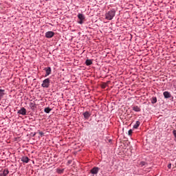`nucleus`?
Instances as JSON below:
<instances>
[{"label": "nucleus", "mask_w": 176, "mask_h": 176, "mask_svg": "<svg viewBox=\"0 0 176 176\" xmlns=\"http://www.w3.org/2000/svg\"><path fill=\"white\" fill-rule=\"evenodd\" d=\"M164 98H171V94L170 92L166 91L163 93Z\"/></svg>", "instance_id": "1a4fd4ad"}, {"label": "nucleus", "mask_w": 176, "mask_h": 176, "mask_svg": "<svg viewBox=\"0 0 176 176\" xmlns=\"http://www.w3.org/2000/svg\"><path fill=\"white\" fill-rule=\"evenodd\" d=\"M140 124H141V122L140 121H136L135 124L133 125V129H138Z\"/></svg>", "instance_id": "dca6fc26"}, {"label": "nucleus", "mask_w": 176, "mask_h": 176, "mask_svg": "<svg viewBox=\"0 0 176 176\" xmlns=\"http://www.w3.org/2000/svg\"><path fill=\"white\" fill-rule=\"evenodd\" d=\"M51 111H52V109H50V107H46L44 109V112H45V113H50Z\"/></svg>", "instance_id": "f3484780"}, {"label": "nucleus", "mask_w": 176, "mask_h": 176, "mask_svg": "<svg viewBox=\"0 0 176 176\" xmlns=\"http://www.w3.org/2000/svg\"><path fill=\"white\" fill-rule=\"evenodd\" d=\"M98 171H100V168L95 166L91 170V174H93V175H96L98 174Z\"/></svg>", "instance_id": "423d86ee"}, {"label": "nucleus", "mask_w": 176, "mask_h": 176, "mask_svg": "<svg viewBox=\"0 0 176 176\" xmlns=\"http://www.w3.org/2000/svg\"><path fill=\"white\" fill-rule=\"evenodd\" d=\"M9 174V170L5 169L3 172L0 173V176H7Z\"/></svg>", "instance_id": "f8f14e48"}, {"label": "nucleus", "mask_w": 176, "mask_h": 176, "mask_svg": "<svg viewBox=\"0 0 176 176\" xmlns=\"http://www.w3.org/2000/svg\"><path fill=\"white\" fill-rule=\"evenodd\" d=\"M168 168H171V164H169L168 165Z\"/></svg>", "instance_id": "5701e85b"}, {"label": "nucleus", "mask_w": 176, "mask_h": 176, "mask_svg": "<svg viewBox=\"0 0 176 176\" xmlns=\"http://www.w3.org/2000/svg\"><path fill=\"white\" fill-rule=\"evenodd\" d=\"M157 102V98H156L155 96H153L151 98V104H156Z\"/></svg>", "instance_id": "2eb2a0df"}, {"label": "nucleus", "mask_w": 176, "mask_h": 176, "mask_svg": "<svg viewBox=\"0 0 176 176\" xmlns=\"http://www.w3.org/2000/svg\"><path fill=\"white\" fill-rule=\"evenodd\" d=\"M71 164V162L69 161V164Z\"/></svg>", "instance_id": "393cba45"}, {"label": "nucleus", "mask_w": 176, "mask_h": 176, "mask_svg": "<svg viewBox=\"0 0 176 176\" xmlns=\"http://www.w3.org/2000/svg\"><path fill=\"white\" fill-rule=\"evenodd\" d=\"M19 115L25 116L27 115V110L24 107H21V109L18 111Z\"/></svg>", "instance_id": "0eeeda50"}, {"label": "nucleus", "mask_w": 176, "mask_h": 176, "mask_svg": "<svg viewBox=\"0 0 176 176\" xmlns=\"http://www.w3.org/2000/svg\"><path fill=\"white\" fill-rule=\"evenodd\" d=\"M5 96V89H0V98Z\"/></svg>", "instance_id": "a211bd4d"}, {"label": "nucleus", "mask_w": 176, "mask_h": 176, "mask_svg": "<svg viewBox=\"0 0 176 176\" xmlns=\"http://www.w3.org/2000/svg\"><path fill=\"white\" fill-rule=\"evenodd\" d=\"M146 164V162L142 161L140 163V166H141V167H144V166H145Z\"/></svg>", "instance_id": "aec40b11"}, {"label": "nucleus", "mask_w": 176, "mask_h": 176, "mask_svg": "<svg viewBox=\"0 0 176 176\" xmlns=\"http://www.w3.org/2000/svg\"><path fill=\"white\" fill-rule=\"evenodd\" d=\"M36 105V104L35 103L34 101L30 102L29 103V107H30V109H32V111H34V109H35V106Z\"/></svg>", "instance_id": "9d476101"}, {"label": "nucleus", "mask_w": 176, "mask_h": 176, "mask_svg": "<svg viewBox=\"0 0 176 176\" xmlns=\"http://www.w3.org/2000/svg\"><path fill=\"white\" fill-rule=\"evenodd\" d=\"M85 64L87 66L91 65V64H93V60H91V59H87L86 61H85Z\"/></svg>", "instance_id": "4468645a"}, {"label": "nucleus", "mask_w": 176, "mask_h": 176, "mask_svg": "<svg viewBox=\"0 0 176 176\" xmlns=\"http://www.w3.org/2000/svg\"><path fill=\"white\" fill-rule=\"evenodd\" d=\"M133 111H134L135 112H141V109L138 106H133Z\"/></svg>", "instance_id": "ddd939ff"}, {"label": "nucleus", "mask_w": 176, "mask_h": 176, "mask_svg": "<svg viewBox=\"0 0 176 176\" xmlns=\"http://www.w3.org/2000/svg\"><path fill=\"white\" fill-rule=\"evenodd\" d=\"M83 116L86 120H89V118L91 116V113L89 111H85L83 113Z\"/></svg>", "instance_id": "6e6552de"}, {"label": "nucleus", "mask_w": 176, "mask_h": 176, "mask_svg": "<svg viewBox=\"0 0 176 176\" xmlns=\"http://www.w3.org/2000/svg\"><path fill=\"white\" fill-rule=\"evenodd\" d=\"M116 14V11L115 9H112L105 14L106 20H112Z\"/></svg>", "instance_id": "f257e3e1"}, {"label": "nucleus", "mask_w": 176, "mask_h": 176, "mask_svg": "<svg viewBox=\"0 0 176 176\" xmlns=\"http://www.w3.org/2000/svg\"><path fill=\"white\" fill-rule=\"evenodd\" d=\"M44 71H45V78H47V76H49V75H50V74H52V67H45L44 69Z\"/></svg>", "instance_id": "20e7f679"}, {"label": "nucleus", "mask_w": 176, "mask_h": 176, "mask_svg": "<svg viewBox=\"0 0 176 176\" xmlns=\"http://www.w3.org/2000/svg\"><path fill=\"white\" fill-rule=\"evenodd\" d=\"M54 36V32L53 31H48L45 32V38L50 39V38H53Z\"/></svg>", "instance_id": "39448f33"}, {"label": "nucleus", "mask_w": 176, "mask_h": 176, "mask_svg": "<svg viewBox=\"0 0 176 176\" xmlns=\"http://www.w3.org/2000/svg\"><path fill=\"white\" fill-rule=\"evenodd\" d=\"M78 19H79V21H78V24H83V21H85V15L83 14H80L79 13L77 15Z\"/></svg>", "instance_id": "7ed1b4c3"}, {"label": "nucleus", "mask_w": 176, "mask_h": 176, "mask_svg": "<svg viewBox=\"0 0 176 176\" xmlns=\"http://www.w3.org/2000/svg\"><path fill=\"white\" fill-rule=\"evenodd\" d=\"M128 133H129V135H131V134H133V130H132V129H130V130L128 131Z\"/></svg>", "instance_id": "412c9836"}, {"label": "nucleus", "mask_w": 176, "mask_h": 176, "mask_svg": "<svg viewBox=\"0 0 176 176\" xmlns=\"http://www.w3.org/2000/svg\"><path fill=\"white\" fill-rule=\"evenodd\" d=\"M173 86H174V87H175V89H176V82H174Z\"/></svg>", "instance_id": "b1692460"}, {"label": "nucleus", "mask_w": 176, "mask_h": 176, "mask_svg": "<svg viewBox=\"0 0 176 176\" xmlns=\"http://www.w3.org/2000/svg\"><path fill=\"white\" fill-rule=\"evenodd\" d=\"M21 162H23V163H28V162H30V158H28V157H22L21 158Z\"/></svg>", "instance_id": "9b49d317"}, {"label": "nucleus", "mask_w": 176, "mask_h": 176, "mask_svg": "<svg viewBox=\"0 0 176 176\" xmlns=\"http://www.w3.org/2000/svg\"><path fill=\"white\" fill-rule=\"evenodd\" d=\"M56 172L58 174H63V173H64V169L57 168Z\"/></svg>", "instance_id": "6ab92c4d"}, {"label": "nucleus", "mask_w": 176, "mask_h": 176, "mask_svg": "<svg viewBox=\"0 0 176 176\" xmlns=\"http://www.w3.org/2000/svg\"><path fill=\"white\" fill-rule=\"evenodd\" d=\"M45 133H43V132H39V135H41V137H43Z\"/></svg>", "instance_id": "4be33fe9"}, {"label": "nucleus", "mask_w": 176, "mask_h": 176, "mask_svg": "<svg viewBox=\"0 0 176 176\" xmlns=\"http://www.w3.org/2000/svg\"><path fill=\"white\" fill-rule=\"evenodd\" d=\"M41 86L45 89H49V87H50V78L43 80Z\"/></svg>", "instance_id": "f03ea898"}]
</instances>
